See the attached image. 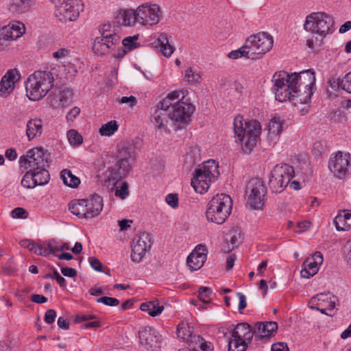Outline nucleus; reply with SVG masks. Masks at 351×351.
Masks as SVG:
<instances>
[{
  "instance_id": "f257e3e1",
  "label": "nucleus",
  "mask_w": 351,
  "mask_h": 351,
  "mask_svg": "<svg viewBox=\"0 0 351 351\" xmlns=\"http://www.w3.org/2000/svg\"><path fill=\"white\" fill-rule=\"evenodd\" d=\"M235 142L241 145L245 153H250L260 140L261 123L256 120L243 121L242 116H237L233 122Z\"/></svg>"
},
{
  "instance_id": "f03ea898",
  "label": "nucleus",
  "mask_w": 351,
  "mask_h": 351,
  "mask_svg": "<svg viewBox=\"0 0 351 351\" xmlns=\"http://www.w3.org/2000/svg\"><path fill=\"white\" fill-rule=\"evenodd\" d=\"M56 69L36 71L31 75L26 82L27 96L29 99L38 101L43 98L53 88Z\"/></svg>"
},
{
  "instance_id": "7ed1b4c3",
  "label": "nucleus",
  "mask_w": 351,
  "mask_h": 351,
  "mask_svg": "<svg viewBox=\"0 0 351 351\" xmlns=\"http://www.w3.org/2000/svg\"><path fill=\"white\" fill-rule=\"evenodd\" d=\"M114 23L103 24L99 27L101 36L96 37L93 45V50L98 56H105L115 50L120 44L121 37L117 33V28Z\"/></svg>"
},
{
  "instance_id": "20e7f679",
  "label": "nucleus",
  "mask_w": 351,
  "mask_h": 351,
  "mask_svg": "<svg viewBox=\"0 0 351 351\" xmlns=\"http://www.w3.org/2000/svg\"><path fill=\"white\" fill-rule=\"evenodd\" d=\"M219 165L215 160H208L199 165L194 171L191 186L199 193L208 191L210 184L219 176Z\"/></svg>"
},
{
  "instance_id": "39448f33",
  "label": "nucleus",
  "mask_w": 351,
  "mask_h": 351,
  "mask_svg": "<svg viewBox=\"0 0 351 351\" xmlns=\"http://www.w3.org/2000/svg\"><path fill=\"white\" fill-rule=\"evenodd\" d=\"M119 160L113 167L109 169V180L113 184L128 176L131 169L129 160H134L136 152L134 145L130 143H122L119 145Z\"/></svg>"
},
{
  "instance_id": "423d86ee",
  "label": "nucleus",
  "mask_w": 351,
  "mask_h": 351,
  "mask_svg": "<svg viewBox=\"0 0 351 351\" xmlns=\"http://www.w3.org/2000/svg\"><path fill=\"white\" fill-rule=\"evenodd\" d=\"M292 86L296 90V102L308 104L313 93L315 75L313 69L304 70L300 73L290 74Z\"/></svg>"
},
{
  "instance_id": "0eeeda50",
  "label": "nucleus",
  "mask_w": 351,
  "mask_h": 351,
  "mask_svg": "<svg viewBox=\"0 0 351 351\" xmlns=\"http://www.w3.org/2000/svg\"><path fill=\"white\" fill-rule=\"evenodd\" d=\"M232 206V202L229 195L217 194L208 204L206 218L209 221L222 224L230 215Z\"/></svg>"
},
{
  "instance_id": "6e6552de",
  "label": "nucleus",
  "mask_w": 351,
  "mask_h": 351,
  "mask_svg": "<svg viewBox=\"0 0 351 351\" xmlns=\"http://www.w3.org/2000/svg\"><path fill=\"white\" fill-rule=\"evenodd\" d=\"M272 82V91L276 100L280 102L295 101V104L297 103L296 90L293 86L291 87L293 84L290 74L285 71L276 72L273 75Z\"/></svg>"
},
{
  "instance_id": "1a4fd4ad",
  "label": "nucleus",
  "mask_w": 351,
  "mask_h": 351,
  "mask_svg": "<svg viewBox=\"0 0 351 351\" xmlns=\"http://www.w3.org/2000/svg\"><path fill=\"white\" fill-rule=\"evenodd\" d=\"M334 23L333 19L326 13L313 12L306 17L304 28L323 38L333 32Z\"/></svg>"
},
{
  "instance_id": "9d476101",
  "label": "nucleus",
  "mask_w": 351,
  "mask_h": 351,
  "mask_svg": "<svg viewBox=\"0 0 351 351\" xmlns=\"http://www.w3.org/2000/svg\"><path fill=\"white\" fill-rule=\"evenodd\" d=\"M267 189L258 178L250 179L245 186L247 204L253 210H263L265 204Z\"/></svg>"
},
{
  "instance_id": "9b49d317",
  "label": "nucleus",
  "mask_w": 351,
  "mask_h": 351,
  "mask_svg": "<svg viewBox=\"0 0 351 351\" xmlns=\"http://www.w3.org/2000/svg\"><path fill=\"white\" fill-rule=\"evenodd\" d=\"M293 167L288 164L276 165L271 170L269 187L273 193H281L294 177Z\"/></svg>"
},
{
  "instance_id": "f8f14e48",
  "label": "nucleus",
  "mask_w": 351,
  "mask_h": 351,
  "mask_svg": "<svg viewBox=\"0 0 351 351\" xmlns=\"http://www.w3.org/2000/svg\"><path fill=\"white\" fill-rule=\"evenodd\" d=\"M246 43L249 47L251 56H258L255 58H259L263 55L269 52L273 47V38L265 32H260L248 37Z\"/></svg>"
},
{
  "instance_id": "ddd939ff",
  "label": "nucleus",
  "mask_w": 351,
  "mask_h": 351,
  "mask_svg": "<svg viewBox=\"0 0 351 351\" xmlns=\"http://www.w3.org/2000/svg\"><path fill=\"white\" fill-rule=\"evenodd\" d=\"M350 160V154L338 151L330 156L328 165V169L336 178L343 179L348 174Z\"/></svg>"
},
{
  "instance_id": "4468645a",
  "label": "nucleus",
  "mask_w": 351,
  "mask_h": 351,
  "mask_svg": "<svg viewBox=\"0 0 351 351\" xmlns=\"http://www.w3.org/2000/svg\"><path fill=\"white\" fill-rule=\"evenodd\" d=\"M84 5L81 0H69L55 8L54 14L60 21H74L83 11Z\"/></svg>"
},
{
  "instance_id": "2eb2a0df",
  "label": "nucleus",
  "mask_w": 351,
  "mask_h": 351,
  "mask_svg": "<svg viewBox=\"0 0 351 351\" xmlns=\"http://www.w3.org/2000/svg\"><path fill=\"white\" fill-rule=\"evenodd\" d=\"M193 111L194 107L191 104L178 100L169 107L170 120L178 123L179 128H182L190 121Z\"/></svg>"
},
{
  "instance_id": "dca6fc26",
  "label": "nucleus",
  "mask_w": 351,
  "mask_h": 351,
  "mask_svg": "<svg viewBox=\"0 0 351 351\" xmlns=\"http://www.w3.org/2000/svg\"><path fill=\"white\" fill-rule=\"evenodd\" d=\"M152 245L151 236L143 232L134 237L132 242L131 259L132 261L139 263L144 258Z\"/></svg>"
},
{
  "instance_id": "f3484780",
  "label": "nucleus",
  "mask_w": 351,
  "mask_h": 351,
  "mask_svg": "<svg viewBox=\"0 0 351 351\" xmlns=\"http://www.w3.org/2000/svg\"><path fill=\"white\" fill-rule=\"evenodd\" d=\"M136 14L138 23L152 26L159 22L161 12L159 6L156 4H143L137 8Z\"/></svg>"
},
{
  "instance_id": "a211bd4d",
  "label": "nucleus",
  "mask_w": 351,
  "mask_h": 351,
  "mask_svg": "<svg viewBox=\"0 0 351 351\" xmlns=\"http://www.w3.org/2000/svg\"><path fill=\"white\" fill-rule=\"evenodd\" d=\"M21 167L25 169L43 168L46 167L47 160L45 158V152L42 147H35L27 152L19 158Z\"/></svg>"
},
{
  "instance_id": "6ab92c4d",
  "label": "nucleus",
  "mask_w": 351,
  "mask_h": 351,
  "mask_svg": "<svg viewBox=\"0 0 351 351\" xmlns=\"http://www.w3.org/2000/svg\"><path fill=\"white\" fill-rule=\"evenodd\" d=\"M138 338L140 344L147 350L156 351L160 348V336L152 327L144 326L140 328Z\"/></svg>"
},
{
  "instance_id": "aec40b11",
  "label": "nucleus",
  "mask_w": 351,
  "mask_h": 351,
  "mask_svg": "<svg viewBox=\"0 0 351 351\" xmlns=\"http://www.w3.org/2000/svg\"><path fill=\"white\" fill-rule=\"evenodd\" d=\"M207 252L205 245L199 244L195 247L186 259V264L191 271L202 268L206 260Z\"/></svg>"
},
{
  "instance_id": "412c9836",
  "label": "nucleus",
  "mask_w": 351,
  "mask_h": 351,
  "mask_svg": "<svg viewBox=\"0 0 351 351\" xmlns=\"http://www.w3.org/2000/svg\"><path fill=\"white\" fill-rule=\"evenodd\" d=\"M323 263V256L320 252H315L311 257L307 258L302 264L301 276L304 278H310L315 275L319 266Z\"/></svg>"
},
{
  "instance_id": "4be33fe9",
  "label": "nucleus",
  "mask_w": 351,
  "mask_h": 351,
  "mask_svg": "<svg viewBox=\"0 0 351 351\" xmlns=\"http://www.w3.org/2000/svg\"><path fill=\"white\" fill-rule=\"evenodd\" d=\"M337 301V297L330 292L321 293L311 298L308 306L310 308H328V311H332L335 308Z\"/></svg>"
},
{
  "instance_id": "5701e85b",
  "label": "nucleus",
  "mask_w": 351,
  "mask_h": 351,
  "mask_svg": "<svg viewBox=\"0 0 351 351\" xmlns=\"http://www.w3.org/2000/svg\"><path fill=\"white\" fill-rule=\"evenodd\" d=\"M73 92L69 88L55 89L49 96V103L53 108H65L71 101Z\"/></svg>"
},
{
  "instance_id": "b1692460",
  "label": "nucleus",
  "mask_w": 351,
  "mask_h": 351,
  "mask_svg": "<svg viewBox=\"0 0 351 351\" xmlns=\"http://www.w3.org/2000/svg\"><path fill=\"white\" fill-rule=\"evenodd\" d=\"M19 79V73L16 69L9 70L0 82V97H7L12 92Z\"/></svg>"
},
{
  "instance_id": "393cba45",
  "label": "nucleus",
  "mask_w": 351,
  "mask_h": 351,
  "mask_svg": "<svg viewBox=\"0 0 351 351\" xmlns=\"http://www.w3.org/2000/svg\"><path fill=\"white\" fill-rule=\"evenodd\" d=\"M169 120H170L169 109L158 106V104L156 109L152 115V123L155 125L156 128L167 133L169 132L167 125Z\"/></svg>"
},
{
  "instance_id": "a878e982",
  "label": "nucleus",
  "mask_w": 351,
  "mask_h": 351,
  "mask_svg": "<svg viewBox=\"0 0 351 351\" xmlns=\"http://www.w3.org/2000/svg\"><path fill=\"white\" fill-rule=\"evenodd\" d=\"M25 32V25L20 22L8 24L0 30L1 38L4 40H16Z\"/></svg>"
},
{
  "instance_id": "bb28decb",
  "label": "nucleus",
  "mask_w": 351,
  "mask_h": 351,
  "mask_svg": "<svg viewBox=\"0 0 351 351\" xmlns=\"http://www.w3.org/2000/svg\"><path fill=\"white\" fill-rule=\"evenodd\" d=\"M277 330L278 324L276 322H256L254 332V335L260 339H269L276 333Z\"/></svg>"
},
{
  "instance_id": "cd10ccee",
  "label": "nucleus",
  "mask_w": 351,
  "mask_h": 351,
  "mask_svg": "<svg viewBox=\"0 0 351 351\" xmlns=\"http://www.w3.org/2000/svg\"><path fill=\"white\" fill-rule=\"evenodd\" d=\"M254 335V329L249 324L245 322L237 324L231 332L232 338L241 339L248 343L252 341Z\"/></svg>"
},
{
  "instance_id": "c85d7f7f",
  "label": "nucleus",
  "mask_w": 351,
  "mask_h": 351,
  "mask_svg": "<svg viewBox=\"0 0 351 351\" xmlns=\"http://www.w3.org/2000/svg\"><path fill=\"white\" fill-rule=\"evenodd\" d=\"M284 121L278 117H274L269 121L267 127V139L275 143L283 130Z\"/></svg>"
},
{
  "instance_id": "c756f323",
  "label": "nucleus",
  "mask_w": 351,
  "mask_h": 351,
  "mask_svg": "<svg viewBox=\"0 0 351 351\" xmlns=\"http://www.w3.org/2000/svg\"><path fill=\"white\" fill-rule=\"evenodd\" d=\"M86 214L88 218L91 219L100 214L103 209L104 203L101 196L93 195L90 198L86 199Z\"/></svg>"
},
{
  "instance_id": "7c9ffc66",
  "label": "nucleus",
  "mask_w": 351,
  "mask_h": 351,
  "mask_svg": "<svg viewBox=\"0 0 351 351\" xmlns=\"http://www.w3.org/2000/svg\"><path fill=\"white\" fill-rule=\"evenodd\" d=\"M334 224L338 230L351 229V210H344L339 212L334 219Z\"/></svg>"
},
{
  "instance_id": "2f4dec72",
  "label": "nucleus",
  "mask_w": 351,
  "mask_h": 351,
  "mask_svg": "<svg viewBox=\"0 0 351 351\" xmlns=\"http://www.w3.org/2000/svg\"><path fill=\"white\" fill-rule=\"evenodd\" d=\"M43 132L42 121L38 119H30L26 125V136L29 141L40 136Z\"/></svg>"
},
{
  "instance_id": "473e14b6",
  "label": "nucleus",
  "mask_w": 351,
  "mask_h": 351,
  "mask_svg": "<svg viewBox=\"0 0 351 351\" xmlns=\"http://www.w3.org/2000/svg\"><path fill=\"white\" fill-rule=\"evenodd\" d=\"M136 10H128L119 12L117 14L116 20L119 25L130 26L137 23Z\"/></svg>"
},
{
  "instance_id": "72a5a7b5",
  "label": "nucleus",
  "mask_w": 351,
  "mask_h": 351,
  "mask_svg": "<svg viewBox=\"0 0 351 351\" xmlns=\"http://www.w3.org/2000/svg\"><path fill=\"white\" fill-rule=\"evenodd\" d=\"M86 199H74L70 202L69 209L71 213L80 218L88 219L86 214Z\"/></svg>"
},
{
  "instance_id": "f704fd0d",
  "label": "nucleus",
  "mask_w": 351,
  "mask_h": 351,
  "mask_svg": "<svg viewBox=\"0 0 351 351\" xmlns=\"http://www.w3.org/2000/svg\"><path fill=\"white\" fill-rule=\"evenodd\" d=\"M189 346L194 351H213V347L210 342L204 340L200 336L191 337Z\"/></svg>"
},
{
  "instance_id": "c9c22d12",
  "label": "nucleus",
  "mask_w": 351,
  "mask_h": 351,
  "mask_svg": "<svg viewBox=\"0 0 351 351\" xmlns=\"http://www.w3.org/2000/svg\"><path fill=\"white\" fill-rule=\"evenodd\" d=\"M160 49V51L165 57H169L174 51V48L169 44L167 35L162 33L157 39V45L156 46Z\"/></svg>"
},
{
  "instance_id": "e433bc0d",
  "label": "nucleus",
  "mask_w": 351,
  "mask_h": 351,
  "mask_svg": "<svg viewBox=\"0 0 351 351\" xmlns=\"http://www.w3.org/2000/svg\"><path fill=\"white\" fill-rule=\"evenodd\" d=\"M180 95L182 98L179 100L182 101L184 97V91L183 90L173 91L158 103V106L169 109V107L176 102L175 100L179 99Z\"/></svg>"
},
{
  "instance_id": "4c0bfd02",
  "label": "nucleus",
  "mask_w": 351,
  "mask_h": 351,
  "mask_svg": "<svg viewBox=\"0 0 351 351\" xmlns=\"http://www.w3.org/2000/svg\"><path fill=\"white\" fill-rule=\"evenodd\" d=\"M60 177L64 184L71 188H76L80 184V178L74 176L70 170L63 169Z\"/></svg>"
},
{
  "instance_id": "58836bf2",
  "label": "nucleus",
  "mask_w": 351,
  "mask_h": 351,
  "mask_svg": "<svg viewBox=\"0 0 351 351\" xmlns=\"http://www.w3.org/2000/svg\"><path fill=\"white\" fill-rule=\"evenodd\" d=\"M228 235L230 236V241L232 244V248H223L225 252H228L230 250L237 247L242 241L241 230L239 228H232L229 230Z\"/></svg>"
},
{
  "instance_id": "ea45409f",
  "label": "nucleus",
  "mask_w": 351,
  "mask_h": 351,
  "mask_svg": "<svg viewBox=\"0 0 351 351\" xmlns=\"http://www.w3.org/2000/svg\"><path fill=\"white\" fill-rule=\"evenodd\" d=\"M140 308L143 311L147 312L152 317H156L160 315L164 309L163 306H159L154 302L142 303Z\"/></svg>"
},
{
  "instance_id": "a19ab883",
  "label": "nucleus",
  "mask_w": 351,
  "mask_h": 351,
  "mask_svg": "<svg viewBox=\"0 0 351 351\" xmlns=\"http://www.w3.org/2000/svg\"><path fill=\"white\" fill-rule=\"evenodd\" d=\"M32 169L35 173L34 179H36L38 186H43L49 182L50 176L49 171L46 169V167H43V168H34Z\"/></svg>"
},
{
  "instance_id": "79ce46f5",
  "label": "nucleus",
  "mask_w": 351,
  "mask_h": 351,
  "mask_svg": "<svg viewBox=\"0 0 351 351\" xmlns=\"http://www.w3.org/2000/svg\"><path fill=\"white\" fill-rule=\"evenodd\" d=\"M248 47H249L245 43V45L239 49L230 51L228 56V58L234 60L245 56H247L248 58L254 59L255 57L251 56V53Z\"/></svg>"
},
{
  "instance_id": "37998d69",
  "label": "nucleus",
  "mask_w": 351,
  "mask_h": 351,
  "mask_svg": "<svg viewBox=\"0 0 351 351\" xmlns=\"http://www.w3.org/2000/svg\"><path fill=\"white\" fill-rule=\"evenodd\" d=\"M248 343L241 339L231 338L229 339L228 351H245Z\"/></svg>"
},
{
  "instance_id": "c03bdc74",
  "label": "nucleus",
  "mask_w": 351,
  "mask_h": 351,
  "mask_svg": "<svg viewBox=\"0 0 351 351\" xmlns=\"http://www.w3.org/2000/svg\"><path fill=\"white\" fill-rule=\"evenodd\" d=\"M35 173L32 169L27 171L23 177L21 184L23 187L27 189H34L37 185L36 179H34Z\"/></svg>"
},
{
  "instance_id": "a18cd8bd",
  "label": "nucleus",
  "mask_w": 351,
  "mask_h": 351,
  "mask_svg": "<svg viewBox=\"0 0 351 351\" xmlns=\"http://www.w3.org/2000/svg\"><path fill=\"white\" fill-rule=\"evenodd\" d=\"M43 251H45V254H39V256H47L50 254H55L56 252H59V243L56 240H50L47 243H40Z\"/></svg>"
},
{
  "instance_id": "49530a36",
  "label": "nucleus",
  "mask_w": 351,
  "mask_h": 351,
  "mask_svg": "<svg viewBox=\"0 0 351 351\" xmlns=\"http://www.w3.org/2000/svg\"><path fill=\"white\" fill-rule=\"evenodd\" d=\"M119 125L116 121H110L104 124L99 129V133L101 136H110L118 130Z\"/></svg>"
},
{
  "instance_id": "de8ad7c7",
  "label": "nucleus",
  "mask_w": 351,
  "mask_h": 351,
  "mask_svg": "<svg viewBox=\"0 0 351 351\" xmlns=\"http://www.w3.org/2000/svg\"><path fill=\"white\" fill-rule=\"evenodd\" d=\"M20 245L24 248H27L30 252H34L36 255L45 254V251H43L41 246L39 244H36L30 240L24 239L21 241Z\"/></svg>"
},
{
  "instance_id": "09e8293b",
  "label": "nucleus",
  "mask_w": 351,
  "mask_h": 351,
  "mask_svg": "<svg viewBox=\"0 0 351 351\" xmlns=\"http://www.w3.org/2000/svg\"><path fill=\"white\" fill-rule=\"evenodd\" d=\"M184 80L190 84H196L200 82L201 75L192 67H189L185 71Z\"/></svg>"
},
{
  "instance_id": "8fccbe9b",
  "label": "nucleus",
  "mask_w": 351,
  "mask_h": 351,
  "mask_svg": "<svg viewBox=\"0 0 351 351\" xmlns=\"http://www.w3.org/2000/svg\"><path fill=\"white\" fill-rule=\"evenodd\" d=\"M67 138L71 145L77 146L82 143V136L75 130H70L67 132Z\"/></svg>"
},
{
  "instance_id": "3c124183",
  "label": "nucleus",
  "mask_w": 351,
  "mask_h": 351,
  "mask_svg": "<svg viewBox=\"0 0 351 351\" xmlns=\"http://www.w3.org/2000/svg\"><path fill=\"white\" fill-rule=\"evenodd\" d=\"M138 36H128L122 40V44L124 47H127L128 50H132L137 48L139 44L136 43Z\"/></svg>"
},
{
  "instance_id": "603ef678",
  "label": "nucleus",
  "mask_w": 351,
  "mask_h": 351,
  "mask_svg": "<svg viewBox=\"0 0 351 351\" xmlns=\"http://www.w3.org/2000/svg\"><path fill=\"white\" fill-rule=\"evenodd\" d=\"M198 293V297L200 300H202L205 304L209 302V300L208 299L210 298L212 294V291L210 288L206 287H201L199 289Z\"/></svg>"
},
{
  "instance_id": "864d4df0",
  "label": "nucleus",
  "mask_w": 351,
  "mask_h": 351,
  "mask_svg": "<svg viewBox=\"0 0 351 351\" xmlns=\"http://www.w3.org/2000/svg\"><path fill=\"white\" fill-rule=\"evenodd\" d=\"M128 184L127 182H123L120 187H117L114 195L117 197L123 199L128 195Z\"/></svg>"
},
{
  "instance_id": "5fc2aeb1",
  "label": "nucleus",
  "mask_w": 351,
  "mask_h": 351,
  "mask_svg": "<svg viewBox=\"0 0 351 351\" xmlns=\"http://www.w3.org/2000/svg\"><path fill=\"white\" fill-rule=\"evenodd\" d=\"M97 302L102 303L109 306H116L119 304V301L117 298L108 296H103L97 299Z\"/></svg>"
},
{
  "instance_id": "6e6d98bb",
  "label": "nucleus",
  "mask_w": 351,
  "mask_h": 351,
  "mask_svg": "<svg viewBox=\"0 0 351 351\" xmlns=\"http://www.w3.org/2000/svg\"><path fill=\"white\" fill-rule=\"evenodd\" d=\"M340 86L344 90L351 93V71L341 80Z\"/></svg>"
},
{
  "instance_id": "4d7b16f0",
  "label": "nucleus",
  "mask_w": 351,
  "mask_h": 351,
  "mask_svg": "<svg viewBox=\"0 0 351 351\" xmlns=\"http://www.w3.org/2000/svg\"><path fill=\"white\" fill-rule=\"evenodd\" d=\"M167 204L173 208L178 207V196L176 193H169L166 196Z\"/></svg>"
},
{
  "instance_id": "13d9d810",
  "label": "nucleus",
  "mask_w": 351,
  "mask_h": 351,
  "mask_svg": "<svg viewBox=\"0 0 351 351\" xmlns=\"http://www.w3.org/2000/svg\"><path fill=\"white\" fill-rule=\"evenodd\" d=\"M12 217L16 219H26L28 216L27 212L21 207H17L12 210Z\"/></svg>"
},
{
  "instance_id": "bf43d9fd",
  "label": "nucleus",
  "mask_w": 351,
  "mask_h": 351,
  "mask_svg": "<svg viewBox=\"0 0 351 351\" xmlns=\"http://www.w3.org/2000/svg\"><path fill=\"white\" fill-rule=\"evenodd\" d=\"M56 317V311L54 309H49L45 312V322L48 324H51L54 322Z\"/></svg>"
},
{
  "instance_id": "052dcab7",
  "label": "nucleus",
  "mask_w": 351,
  "mask_h": 351,
  "mask_svg": "<svg viewBox=\"0 0 351 351\" xmlns=\"http://www.w3.org/2000/svg\"><path fill=\"white\" fill-rule=\"evenodd\" d=\"M80 113V108L77 107V106H75L73 107L69 112L68 114H66V119H67V121H71L73 122L75 119L77 117V116L79 115V114Z\"/></svg>"
},
{
  "instance_id": "680f3d73",
  "label": "nucleus",
  "mask_w": 351,
  "mask_h": 351,
  "mask_svg": "<svg viewBox=\"0 0 351 351\" xmlns=\"http://www.w3.org/2000/svg\"><path fill=\"white\" fill-rule=\"evenodd\" d=\"M271 351H289L287 344L285 342H277L274 343L271 348Z\"/></svg>"
},
{
  "instance_id": "e2e57ef3",
  "label": "nucleus",
  "mask_w": 351,
  "mask_h": 351,
  "mask_svg": "<svg viewBox=\"0 0 351 351\" xmlns=\"http://www.w3.org/2000/svg\"><path fill=\"white\" fill-rule=\"evenodd\" d=\"M53 276L56 280L57 282L59 284L60 287L62 289H65L66 287V280L60 276V274L58 272L57 270L53 269Z\"/></svg>"
},
{
  "instance_id": "0e129e2a",
  "label": "nucleus",
  "mask_w": 351,
  "mask_h": 351,
  "mask_svg": "<svg viewBox=\"0 0 351 351\" xmlns=\"http://www.w3.org/2000/svg\"><path fill=\"white\" fill-rule=\"evenodd\" d=\"M90 266L97 271H101L102 270V263L101 261L97 258L93 257H90L88 258Z\"/></svg>"
},
{
  "instance_id": "69168bd1",
  "label": "nucleus",
  "mask_w": 351,
  "mask_h": 351,
  "mask_svg": "<svg viewBox=\"0 0 351 351\" xmlns=\"http://www.w3.org/2000/svg\"><path fill=\"white\" fill-rule=\"evenodd\" d=\"M122 104H128L130 107H133L137 104L136 98L134 96L122 97L120 99Z\"/></svg>"
},
{
  "instance_id": "338daca9",
  "label": "nucleus",
  "mask_w": 351,
  "mask_h": 351,
  "mask_svg": "<svg viewBox=\"0 0 351 351\" xmlns=\"http://www.w3.org/2000/svg\"><path fill=\"white\" fill-rule=\"evenodd\" d=\"M61 273L66 277L73 278L77 276V271L75 269L69 267H62Z\"/></svg>"
},
{
  "instance_id": "774afa93",
  "label": "nucleus",
  "mask_w": 351,
  "mask_h": 351,
  "mask_svg": "<svg viewBox=\"0 0 351 351\" xmlns=\"http://www.w3.org/2000/svg\"><path fill=\"white\" fill-rule=\"evenodd\" d=\"M31 300L37 304H43L47 301V298L43 295L33 294L31 295Z\"/></svg>"
}]
</instances>
